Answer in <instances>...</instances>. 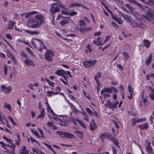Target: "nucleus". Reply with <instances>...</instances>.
<instances>
[{"label":"nucleus","instance_id":"obj_32","mask_svg":"<svg viewBox=\"0 0 154 154\" xmlns=\"http://www.w3.org/2000/svg\"><path fill=\"white\" fill-rule=\"evenodd\" d=\"M45 108H43L42 110L41 111V113L38 116V118H41L45 116Z\"/></svg>","mask_w":154,"mask_h":154},{"label":"nucleus","instance_id":"obj_27","mask_svg":"<svg viewBox=\"0 0 154 154\" xmlns=\"http://www.w3.org/2000/svg\"><path fill=\"white\" fill-rule=\"evenodd\" d=\"M70 122L72 123L75 126L77 125V124L76 122H78L80 120L78 119H75L73 117L71 118L70 119Z\"/></svg>","mask_w":154,"mask_h":154},{"label":"nucleus","instance_id":"obj_59","mask_svg":"<svg viewBox=\"0 0 154 154\" xmlns=\"http://www.w3.org/2000/svg\"><path fill=\"white\" fill-rule=\"evenodd\" d=\"M21 15H22L23 17V18H27L29 17V14L28 13L22 14Z\"/></svg>","mask_w":154,"mask_h":154},{"label":"nucleus","instance_id":"obj_13","mask_svg":"<svg viewBox=\"0 0 154 154\" xmlns=\"http://www.w3.org/2000/svg\"><path fill=\"white\" fill-rule=\"evenodd\" d=\"M59 11H60V10L58 6H57L56 7L53 6H51V12L53 16H54L53 14Z\"/></svg>","mask_w":154,"mask_h":154},{"label":"nucleus","instance_id":"obj_51","mask_svg":"<svg viewBox=\"0 0 154 154\" xmlns=\"http://www.w3.org/2000/svg\"><path fill=\"white\" fill-rule=\"evenodd\" d=\"M128 114L131 116H136V113L134 111H130L128 112Z\"/></svg>","mask_w":154,"mask_h":154},{"label":"nucleus","instance_id":"obj_8","mask_svg":"<svg viewBox=\"0 0 154 154\" xmlns=\"http://www.w3.org/2000/svg\"><path fill=\"white\" fill-rule=\"evenodd\" d=\"M146 5L145 7L147 8L148 6H151L154 4L153 0H140Z\"/></svg>","mask_w":154,"mask_h":154},{"label":"nucleus","instance_id":"obj_35","mask_svg":"<svg viewBox=\"0 0 154 154\" xmlns=\"http://www.w3.org/2000/svg\"><path fill=\"white\" fill-rule=\"evenodd\" d=\"M11 149V151L10 152L11 154H14V149L15 148V145L13 143H11L10 145V147H9Z\"/></svg>","mask_w":154,"mask_h":154},{"label":"nucleus","instance_id":"obj_4","mask_svg":"<svg viewBox=\"0 0 154 154\" xmlns=\"http://www.w3.org/2000/svg\"><path fill=\"white\" fill-rule=\"evenodd\" d=\"M56 134H58L62 138H72L74 137V136L69 133L64 132L61 131H57Z\"/></svg>","mask_w":154,"mask_h":154},{"label":"nucleus","instance_id":"obj_50","mask_svg":"<svg viewBox=\"0 0 154 154\" xmlns=\"http://www.w3.org/2000/svg\"><path fill=\"white\" fill-rule=\"evenodd\" d=\"M128 92L129 93L130 92H134V90L132 87L130 85H128Z\"/></svg>","mask_w":154,"mask_h":154},{"label":"nucleus","instance_id":"obj_17","mask_svg":"<svg viewBox=\"0 0 154 154\" xmlns=\"http://www.w3.org/2000/svg\"><path fill=\"white\" fill-rule=\"evenodd\" d=\"M92 29V28L90 27H87L86 28H84L81 27L79 28V30L81 33H84L85 32L91 30Z\"/></svg>","mask_w":154,"mask_h":154},{"label":"nucleus","instance_id":"obj_14","mask_svg":"<svg viewBox=\"0 0 154 154\" xmlns=\"http://www.w3.org/2000/svg\"><path fill=\"white\" fill-rule=\"evenodd\" d=\"M152 53H150L149 56L145 60V63L147 66L149 65L152 62Z\"/></svg>","mask_w":154,"mask_h":154},{"label":"nucleus","instance_id":"obj_7","mask_svg":"<svg viewBox=\"0 0 154 154\" xmlns=\"http://www.w3.org/2000/svg\"><path fill=\"white\" fill-rule=\"evenodd\" d=\"M101 73L100 72H98L97 74V75H95L94 76V79L96 81L98 87L97 88V90H98V87L100 85V82L99 80H98L99 78H101Z\"/></svg>","mask_w":154,"mask_h":154},{"label":"nucleus","instance_id":"obj_29","mask_svg":"<svg viewBox=\"0 0 154 154\" xmlns=\"http://www.w3.org/2000/svg\"><path fill=\"white\" fill-rule=\"evenodd\" d=\"M112 17L114 20L116 21L117 22H118L120 24H121L123 22L122 21L120 20L116 15L114 16L112 15Z\"/></svg>","mask_w":154,"mask_h":154},{"label":"nucleus","instance_id":"obj_63","mask_svg":"<svg viewBox=\"0 0 154 154\" xmlns=\"http://www.w3.org/2000/svg\"><path fill=\"white\" fill-rule=\"evenodd\" d=\"M86 48L89 51V53H91L92 51V50L91 48H90V45H87Z\"/></svg>","mask_w":154,"mask_h":154},{"label":"nucleus","instance_id":"obj_44","mask_svg":"<svg viewBox=\"0 0 154 154\" xmlns=\"http://www.w3.org/2000/svg\"><path fill=\"white\" fill-rule=\"evenodd\" d=\"M86 110L88 114L91 116H93V112L92 111L88 108H86Z\"/></svg>","mask_w":154,"mask_h":154},{"label":"nucleus","instance_id":"obj_52","mask_svg":"<svg viewBox=\"0 0 154 154\" xmlns=\"http://www.w3.org/2000/svg\"><path fill=\"white\" fill-rule=\"evenodd\" d=\"M20 141V138L19 137V135L18 134L17 135V138L16 140V144L17 145H19V143Z\"/></svg>","mask_w":154,"mask_h":154},{"label":"nucleus","instance_id":"obj_40","mask_svg":"<svg viewBox=\"0 0 154 154\" xmlns=\"http://www.w3.org/2000/svg\"><path fill=\"white\" fill-rule=\"evenodd\" d=\"M122 54L125 58V59L126 60H128L129 57V56L127 52H122Z\"/></svg>","mask_w":154,"mask_h":154},{"label":"nucleus","instance_id":"obj_55","mask_svg":"<svg viewBox=\"0 0 154 154\" xmlns=\"http://www.w3.org/2000/svg\"><path fill=\"white\" fill-rule=\"evenodd\" d=\"M111 134L109 133H105V136L106 138L107 139H109L110 140V138H111L112 137H111Z\"/></svg>","mask_w":154,"mask_h":154},{"label":"nucleus","instance_id":"obj_34","mask_svg":"<svg viewBox=\"0 0 154 154\" xmlns=\"http://www.w3.org/2000/svg\"><path fill=\"white\" fill-rule=\"evenodd\" d=\"M79 24V26L80 27L85 26L86 25V23L85 21L83 20H80Z\"/></svg>","mask_w":154,"mask_h":154},{"label":"nucleus","instance_id":"obj_37","mask_svg":"<svg viewBox=\"0 0 154 154\" xmlns=\"http://www.w3.org/2000/svg\"><path fill=\"white\" fill-rule=\"evenodd\" d=\"M31 130L33 134L35 135L36 137H38L40 138V136L39 133H38V132L35 129H32Z\"/></svg>","mask_w":154,"mask_h":154},{"label":"nucleus","instance_id":"obj_60","mask_svg":"<svg viewBox=\"0 0 154 154\" xmlns=\"http://www.w3.org/2000/svg\"><path fill=\"white\" fill-rule=\"evenodd\" d=\"M112 152L113 154H117V151L116 149V147L115 146H114L112 147Z\"/></svg>","mask_w":154,"mask_h":154},{"label":"nucleus","instance_id":"obj_24","mask_svg":"<svg viewBox=\"0 0 154 154\" xmlns=\"http://www.w3.org/2000/svg\"><path fill=\"white\" fill-rule=\"evenodd\" d=\"M149 125L148 123H146L141 125H139L138 127L142 130L144 129L146 130L148 128Z\"/></svg>","mask_w":154,"mask_h":154},{"label":"nucleus","instance_id":"obj_56","mask_svg":"<svg viewBox=\"0 0 154 154\" xmlns=\"http://www.w3.org/2000/svg\"><path fill=\"white\" fill-rule=\"evenodd\" d=\"M132 120H133L132 123V126L134 125H136V123H138L137 122V119H136L135 118H133L132 119Z\"/></svg>","mask_w":154,"mask_h":154},{"label":"nucleus","instance_id":"obj_10","mask_svg":"<svg viewBox=\"0 0 154 154\" xmlns=\"http://www.w3.org/2000/svg\"><path fill=\"white\" fill-rule=\"evenodd\" d=\"M42 24L38 21L35 20H33L32 22V24L31 25V27L32 28H38Z\"/></svg>","mask_w":154,"mask_h":154},{"label":"nucleus","instance_id":"obj_21","mask_svg":"<svg viewBox=\"0 0 154 154\" xmlns=\"http://www.w3.org/2000/svg\"><path fill=\"white\" fill-rule=\"evenodd\" d=\"M104 93H112V91H111V87L110 88H104L101 90V94H102Z\"/></svg>","mask_w":154,"mask_h":154},{"label":"nucleus","instance_id":"obj_54","mask_svg":"<svg viewBox=\"0 0 154 154\" xmlns=\"http://www.w3.org/2000/svg\"><path fill=\"white\" fill-rule=\"evenodd\" d=\"M29 34L33 35H38L39 32L37 31H29Z\"/></svg>","mask_w":154,"mask_h":154},{"label":"nucleus","instance_id":"obj_43","mask_svg":"<svg viewBox=\"0 0 154 154\" xmlns=\"http://www.w3.org/2000/svg\"><path fill=\"white\" fill-rule=\"evenodd\" d=\"M78 122L80 124L82 127H83L85 129L87 128V127L83 121L80 120Z\"/></svg>","mask_w":154,"mask_h":154},{"label":"nucleus","instance_id":"obj_49","mask_svg":"<svg viewBox=\"0 0 154 154\" xmlns=\"http://www.w3.org/2000/svg\"><path fill=\"white\" fill-rule=\"evenodd\" d=\"M5 108H7L9 110L11 111V107L10 104H8L7 103H5L4 106Z\"/></svg>","mask_w":154,"mask_h":154},{"label":"nucleus","instance_id":"obj_61","mask_svg":"<svg viewBox=\"0 0 154 154\" xmlns=\"http://www.w3.org/2000/svg\"><path fill=\"white\" fill-rule=\"evenodd\" d=\"M30 139L31 140V141L32 143H37L39 144V142L33 139L32 137H30Z\"/></svg>","mask_w":154,"mask_h":154},{"label":"nucleus","instance_id":"obj_48","mask_svg":"<svg viewBox=\"0 0 154 154\" xmlns=\"http://www.w3.org/2000/svg\"><path fill=\"white\" fill-rule=\"evenodd\" d=\"M105 137H106L105 133L102 134L100 135V138L103 142L104 141Z\"/></svg>","mask_w":154,"mask_h":154},{"label":"nucleus","instance_id":"obj_3","mask_svg":"<svg viewBox=\"0 0 154 154\" xmlns=\"http://www.w3.org/2000/svg\"><path fill=\"white\" fill-rule=\"evenodd\" d=\"M55 53L53 51L51 50L46 51L45 55V59L48 62H52L53 60V57L54 56Z\"/></svg>","mask_w":154,"mask_h":154},{"label":"nucleus","instance_id":"obj_62","mask_svg":"<svg viewBox=\"0 0 154 154\" xmlns=\"http://www.w3.org/2000/svg\"><path fill=\"white\" fill-rule=\"evenodd\" d=\"M130 94V96L128 95V99L130 100H131L133 98V92H130L129 93Z\"/></svg>","mask_w":154,"mask_h":154},{"label":"nucleus","instance_id":"obj_22","mask_svg":"<svg viewBox=\"0 0 154 154\" xmlns=\"http://www.w3.org/2000/svg\"><path fill=\"white\" fill-rule=\"evenodd\" d=\"M110 140H111L114 144L119 148L120 146L119 145V142L118 140H116V138L114 136L112 137L111 138H110Z\"/></svg>","mask_w":154,"mask_h":154},{"label":"nucleus","instance_id":"obj_11","mask_svg":"<svg viewBox=\"0 0 154 154\" xmlns=\"http://www.w3.org/2000/svg\"><path fill=\"white\" fill-rule=\"evenodd\" d=\"M55 119L59 122V124L62 126H66L67 125V122L66 120L64 119H63L58 118L57 116L56 117H54Z\"/></svg>","mask_w":154,"mask_h":154},{"label":"nucleus","instance_id":"obj_46","mask_svg":"<svg viewBox=\"0 0 154 154\" xmlns=\"http://www.w3.org/2000/svg\"><path fill=\"white\" fill-rule=\"evenodd\" d=\"M107 105L108 106V107L109 108L112 109L113 108V105L108 100V103H107Z\"/></svg>","mask_w":154,"mask_h":154},{"label":"nucleus","instance_id":"obj_12","mask_svg":"<svg viewBox=\"0 0 154 154\" xmlns=\"http://www.w3.org/2000/svg\"><path fill=\"white\" fill-rule=\"evenodd\" d=\"M39 41V39L37 38H33L32 39V44L35 49H38Z\"/></svg>","mask_w":154,"mask_h":154},{"label":"nucleus","instance_id":"obj_1","mask_svg":"<svg viewBox=\"0 0 154 154\" xmlns=\"http://www.w3.org/2000/svg\"><path fill=\"white\" fill-rule=\"evenodd\" d=\"M122 16L124 19L126 20L130 25H132V27L142 28V23L140 22L138 23L133 20L131 17L126 14L124 15L122 14Z\"/></svg>","mask_w":154,"mask_h":154},{"label":"nucleus","instance_id":"obj_36","mask_svg":"<svg viewBox=\"0 0 154 154\" xmlns=\"http://www.w3.org/2000/svg\"><path fill=\"white\" fill-rule=\"evenodd\" d=\"M43 144L47 147L50 149L55 154H56L55 151H54L53 149L52 148L51 145L45 143H44Z\"/></svg>","mask_w":154,"mask_h":154},{"label":"nucleus","instance_id":"obj_6","mask_svg":"<svg viewBox=\"0 0 154 154\" xmlns=\"http://www.w3.org/2000/svg\"><path fill=\"white\" fill-rule=\"evenodd\" d=\"M20 54L21 57L22 59L25 62L26 64L29 65V59L28 58V56L23 51H21L20 53Z\"/></svg>","mask_w":154,"mask_h":154},{"label":"nucleus","instance_id":"obj_53","mask_svg":"<svg viewBox=\"0 0 154 154\" xmlns=\"http://www.w3.org/2000/svg\"><path fill=\"white\" fill-rule=\"evenodd\" d=\"M101 94L103 95L105 98H107L110 97V94L108 93H104Z\"/></svg>","mask_w":154,"mask_h":154},{"label":"nucleus","instance_id":"obj_42","mask_svg":"<svg viewBox=\"0 0 154 154\" xmlns=\"http://www.w3.org/2000/svg\"><path fill=\"white\" fill-rule=\"evenodd\" d=\"M147 16L150 18H153L154 16V14L151 11H148L147 13Z\"/></svg>","mask_w":154,"mask_h":154},{"label":"nucleus","instance_id":"obj_2","mask_svg":"<svg viewBox=\"0 0 154 154\" xmlns=\"http://www.w3.org/2000/svg\"><path fill=\"white\" fill-rule=\"evenodd\" d=\"M37 12L36 11H32L29 12V17L31 16L34 15L35 19L38 21L42 24L44 22V17L42 16L41 14L39 15H35V14H36Z\"/></svg>","mask_w":154,"mask_h":154},{"label":"nucleus","instance_id":"obj_23","mask_svg":"<svg viewBox=\"0 0 154 154\" xmlns=\"http://www.w3.org/2000/svg\"><path fill=\"white\" fill-rule=\"evenodd\" d=\"M80 6H82L87 9H88L87 7L85 6L82 5L81 4L76 3L75 4H73L72 3L70 4V7L72 8H73L75 7H79Z\"/></svg>","mask_w":154,"mask_h":154},{"label":"nucleus","instance_id":"obj_15","mask_svg":"<svg viewBox=\"0 0 154 154\" xmlns=\"http://www.w3.org/2000/svg\"><path fill=\"white\" fill-rule=\"evenodd\" d=\"M39 45L37 49L40 51H42L43 49H47L46 46L44 45L43 42L40 40Z\"/></svg>","mask_w":154,"mask_h":154},{"label":"nucleus","instance_id":"obj_30","mask_svg":"<svg viewBox=\"0 0 154 154\" xmlns=\"http://www.w3.org/2000/svg\"><path fill=\"white\" fill-rule=\"evenodd\" d=\"M65 71L62 69H58L56 72L55 74L61 76Z\"/></svg>","mask_w":154,"mask_h":154},{"label":"nucleus","instance_id":"obj_33","mask_svg":"<svg viewBox=\"0 0 154 154\" xmlns=\"http://www.w3.org/2000/svg\"><path fill=\"white\" fill-rule=\"evenodd\" d=\"M146 151L148 152V154H153V149L151 146L146 147Z\"/></svg>","mask_w":154,"mask_h":154},{"label":"nucleus","instance_id":"obj_18","mask_svg":"<svg viewBox=\"0 0 154 154\" xmlns=\"http://www.w3.org/2000/svg\"><path fill=\"white\" fill-rule=\"evenodd\" d=\"M132 13L133 14V15L134 16V17L136 20H141L142 18L141 17V14L139 13L137 11L134 12L132 11Z\"/></svg>","mask_w":154,"mask_h":154},{"label":"nucleus","instance_id":"obj_31","mask_svg":"<svg viewBox=\"0 0 154 154\" xmlns=\"http://www.w3.org/2000/svg\"><path fill=\"white\" fill-rule=\"evenodd\" d=\"M15 22H13L11 21H10L8 23V28L9 29H12L14 27Z\"/></svg>","mask_w":154,"mask_h":154},{"label":"nucleus","instance_id":"obj_5","mask_svg":"<svg viewBox=\"0 0 154 154\" xmlns=\"http://www.w3.org/2000/svg\"><path fill=\"white\" fill-rule=\"evenodd\" d=\"M97 62V61L96 60H94L93 61L86 60L83 62V65L86 68H90L91 66H94Z\"/></svg>","mask_w":154,"mask_h":154},{"label":"nucleus","instance_id":"obj_58","mask_svg":"<svg viewBox=\"0 0 154 154\" xmlns=\"http://www.w3.org/2000/svg\"><path fill=\"white\" fill-rule=\"evenodd\" d=\"M111 90L112 91H113L114 92H115L116 93H117L118 92V91L116 90V88L115 87L113 86L111 87Z\"/></svg>","mask_w":154,"mask_h":154},{"label":"nucleus","instance_id":"obj_9","mask_svg":"<svg viewBox=\"0 0 154 154\" xmlns=\"http://www.w3.org/2000/svg\"><path fill=\"white\" fill-rule=\"evenodd\" d=\"M1 91L5 93H9L12 90V88L10 87H6L4 85H1Z\"/></svg>","mask_w":154,"mask_h":154},{"label":"nucleus","instance_id":"obj_45","mask_svg":"<svg viewBox=\"0 0 154 154\" xmlns=\"http://www.w3.org/2000/svg\"><path fill=\"white\" fill-rule=\"evenodd\" d=\"M142 101L145 104L147 101V96H144L143 95L142 96Z\"/></svg>","mask_w":154,"mask_h":154},{"label":"nucleus","instance_id":"obj_25","mask_svg":"<svg viewBox=\"0 0 154 154\" xmlns=\"http://www.w3.org/2000/svg\"><path fill=\"white\" fill-rule=\"evenodd\" d=\"M143 42L144 45L146 48H148L150 47L151 42L149 40L144 39Z\"/></svg>","mask_w":154,"mask_h":154},{"label":"nucleus","instance_id":"obj_64","mask_svg":"<svg viewBox=\"0 0 154 154\" xmlns=\"http://www.w3.org/2000/svg\"><path fill=\"white\" fill-rule=\"evenodd\" d=\"M54 125V124L51 122H49L47 123V125L49 127H52Z\"/></svg>","mask_w":154,"mask_h":154},{"label":"nucleus","instance_id":"obj_41","mask_svg":"<svg viewBox=\"0 0 154 154\" xmlns=\"http://www.w3.org/2000/svg\"><path fill=\"white\" fill-rule=\"evenodd\" d=\"M38 131L40 133L41 135V136H40V138H45V136L44 134L43 131L40 128H38Z\"/></svg>","mask_w":154,"mask_h":154},{"label":"nucleus","instance_id":"obj_26","mask_svg":"<svg viewBox=\"0 0 154 154\" xmlns=\"http://www.w3.org/2000/svg\"><path fill=\"white\" fill-rule=\"evenodd\" d=\"M70 21V19H65L61 20L60 23V24L62 26H63L66 24H67Z\"/></svg>","mask_w":154,"mask_h":154},{"label":"nucleus","instance_id":"obj_57","mask_svg":"<svg viewBox=\"0 0 154 154\" xmlns=\"http://www.w3.org/2000/svg\"><path fill=\"white\" fill-rule=\"evenodd\" d=\"M138 122H141L144 121H145L146 119L145 118H144L143 119H137Z\"/></svg>","mask_w":154,"mask_h":154},{"label":"nucleus","instance_id":"obj_19","mask_svg":"<svg viewBox=\"0 0 154 154\" xmlns=\"http://www.w3.org/2000/svg\"><path fill=\"white\" fill-rule=\"evenodd\" d=\"M151 92L149 93V95L151 100L152 101L154 106V90L151 88Z\"/></svg>","mask_w":154,"mask_h":154},{"label":"nucleus","instance_id":"obj_20","mask_svg":"<svg viewBox=\"0 0 154 154\" xmlns=\"http://www.w3.org/2000/svg\"><path fill=\"white\" fill-rule=\"evenodd\" d=\"M97 126L96 124L95 121L94 120H93L92 122H91L90 126V129L91 130L94 131L97 128Z\"/></svg>","mask_w":154,"mask_h":154},{"label":"nucleus","instance_id":"obj_47","mask_svg":"<svg viewBox=\"0 0 154 154\" xmlns=\"http://www.w3.org/2000/svg\"><path fill=\"white\" fill-rule=\"evenodd\" d=\"M77 12L75 11H73L72 12H69V15L71 16H72L77 15Z\"/></svg>","mask_w":154,"mask_h":154},{"label":"nucleus","instance_id":"obj_39","mask_svg":"<svg viewBox=\"0 0 154 154\" xmlns=\"http://www.w3.org/2000/svg\"><path fill=\"white\" fill-rule=\"evenodd\" d=\"M83 95L85 96L86 97H87L88 99L91 100V97L90 96V95L88 94H87L86 93V91L84 90H83Z\"/></svg>","mask_w":154,"mask_h":154},{"label":"nucleus","instance_id":"obj_38","mask_svg":"<svg viewBox=\"0 0 154 154\" xmlns=\"http://www.w3.org/2000/svg\"><path fill=\"white\" fill-rule=\"evenodd\" d=\"M75 134L80 138L82 137L83 136V134L82 132L78 131H76L75 132Z\"/></svg>","mask_w":154,"mask_h":154},{"label":"nucleus","instance_id":"obj_28","mask_svg":"<svg viewBox=\"0 0 154 154\" xmlns=\"http://www.w3.org/2000/svg\"><path fill=\"white\" fill-rule=\"evenodd\" d=\"M28 151L26 149V146H24L21 149L20 154H28Z\"/></svg>","mask_w":154,"mask_h":154},{"label":"nucleus","instance_id":"obj_16","mask_svg":"<svg viewBox=\"0 0 154 154\" xmlns=\"http://www.w3.org/2000/svg\"><path fill=\"white\" fill-rule=\"evenodd\" d=\"M130 2H131L134 4L137 5L139 7L141 10H144L145 9L140 4L138 3L135 0H128Z\"/></svg>","mask_w":154,"mask_h":154}]
</instances>
